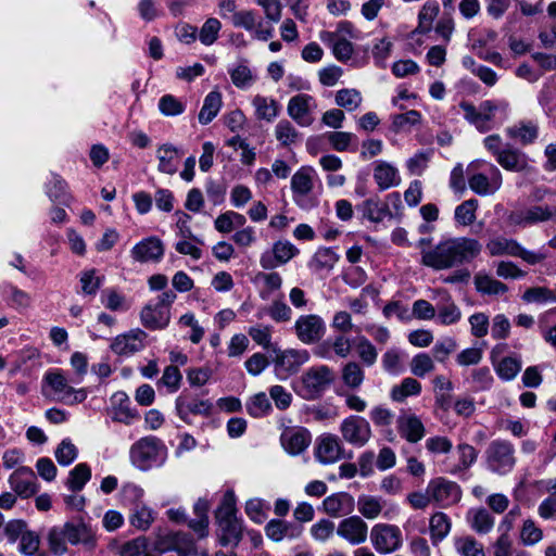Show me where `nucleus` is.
I'll list each match as a JSON object with an SVG mask.
<instances>
[{
	"instance_id": "obj_1",
	"label": "nucleus",
	"mask_w": 556,
	"mask_h": 556,
	"mask_svg": "<svg viewBox=\"0 0 556 556\" xmlns=\"http://www.w3.org/2000/svg\"><path fill=\"white\" fill-rule=\"evenodd\" d=\"M478 240L456 237L440 241L433 249L421 251V264L434 270L450 269L468 263L479 255Z\"/></svg>"
},
{
	"instance_id": "obj_2",
	"label": "nucleus",
	"mask_w": 556,
	"mask_h": 556,
	"mask_svg": "<svg viewBox=\"0 0 556 556\" xmlns=\"http://www.w3.org/2000/svg\"><path fill=\"white\" fill-rule=\"evenodd\" d=\"M217 538L222 546H237L242 539V522L237 518L236 497L227 491L216 510Z\"/></svg>"
},
{
	"instance_id": "obj_3",
	"label": "nucleus",
	"mask_w": 556,
	"mask_h": 556,
	"mask_svg": "<svg viewBox=\"0 0 556 556\" xmlns=\"http://www.w3.org/2000/svg\"><path fill=\"white\" fill-rule=\"evenodd\" d=\"M459 108L464 113V118L480 132L491 130L495 124L497 115H506L508 103L504 100H484L478 106L463 101Z\"/></svg>"
},
{
	"instance_id": "obj_4",
	"label": "nucleus",
	"mask_w": 556,
	"mask_h": 556,
	"mask_svg": "<svg viewBox=\"0 0 556 556\" xmlns=\"http://www.w3.org/2000/svg\"><path fill=\"white\" fill-rule=\"evenodd\" d=\"M167 457L165 444L156 437H144L130 448V460L140 470H149L164 464Z\"/></svg>"
},
{
	"instance_id": "obj_5",
	"label": "nucleus",
	"mask_w": 556,
	"mask_h": 556,
	"mask_svg": "<svg viewBox=\"0 0 556 556\" xmlns=\"http://www.w3.org/2000/svg\"><path fill=\"white\" fill-rule=\"evenodd\" d=\"M175 300L176 293L173 290H166L156 298L155 302L150 301L141 309V324L150 330L166 328L170 320L169 307Z\"/></svg>"
},
{
	"instance_id": "obj_6",
	"label": "nucleus",
	"mask_w": 556,
	"mask_h": 556,
	"mask_svg": "<svg viewBox=\"0 0 556 556\" xmlns=\"http://www.w3.org/2000/svg\"><path fill=\"white\" fill-rule=\"evenodd\" d=\"M333 380V371L328 366L312 367L302 375L298 393L304 400H316L321 396Z\"/></svg>"
},
{
	"instance_id": "obj_7",
	"label": "nucleus",
	"mask_w": 556,
	"mask_h": 556,
	"mask_svg": "<svg viewBox=\"0 0 556 556\" xmlns=\"http://www.w3.org/2000/svg\"><path fill=\"white\" fill-rule=\"evenodd\" d=\"M484 454L486 467L494 473L506 475L516 465L515 447L507 440H493L489 443Z\"/></svg>"
},
{
	"instance_id": "obj_8",
	"label": "nucleus",
	"mask_w": 556,
	"mask_h": 556,
	"mask_svg": "<svg viewBox=\"0 0 556 556\" xmlns=\"http://www.w3.org/2000/svg\"><path fill=\"white\" fill-rule=\"evenodd\" d=\"M50 392L48 393L54 401L65 405H75L87 399L85 389H74L68 384L67 379L60 371H51L45 375Z\"/></svg>"
},
{
	"instance_id": "obj_9",
	"label": "nucleus",
	"mask_w": 556,
	"mask_h": 556,
	"mask_svg": "<svg viewBox=\"0 0 556 556\" xmlns=\"http://www.w3.org/2000/svg\"><path fill=\"white\" fill-rule=\"evenodd\" d=\"M339 432L343 442L356 448L364 447L372 437L369 421L359 415L343 418L339 425Z\"/></svg>"
},
{
	"instance_id": "obj_10",
	"label": "nucleus",
	"mask_w": 556,
	"mask_h": 556,
	"mask_svg": "<svg viewBox=\"0 0 556 556\" xmlns=\"http://www.w3.org/2000/svg\"><path fill=\"white\" fill-rule=\"evenodd\" d=\"M370 542L377 553L388 555L403 545V534L396 525L376 523L370 530Z\"/></svg>"
},
{
	"instance_id": "obj_11",
	"label": "nucleus",
	"mask_w": 556,
	"mask_h": 556,
	"mask_svg": "<svg viewBox=\"0 0 556 556\" xmlns=\"http://www.w3.org/2000/svg\"><path fill=\"white\" fill-rule=\"evenodd\" d=\"M486 250L491 256L509 255L520 257L530 265L539 264L545 258L541 253L526 250L515 239L502 236L491 239L486 243Z\"/></svg>"
},
{
	"instance_id": "obj_12",
	"label": "nucleus",
	"mask_w": 556,
	"mask_h": 556,
	"mask_svg": "<svg viewBox=\"0 0 556 556\" xmlns=\"http://www.w3.org/2000/svg\"><path fill=\"white\" fill-rule=\"evenodd\" d=\"M556 218V205L553 203L533 204L523 210L509 214L510 224L520 227H530Z\"/></svg>"
},
{
	"instance_id": "obj_13",
	"label": "nucleus",
	"mask_w": 556,
	"mask_h": 556,
	"mask_svg": "<svg viewBox=\"0 0 556 556\" xmlns=\"http://www.w3.org/2000/svg\"><path fill=\"white\" fill-rule=\"evenodd\" d=\"M314 456L320 464L330 465L343 458H352V453L345 455L341 438L333 433H324L316 439Z\"/></svg>"
},
{
	"instance_id": "obj_14",
	"label": "nucleus",
	"mask_w": 556,
	"mask_h": 556,
	"mask_svg": "<svg viewBox=\"0 0 556 556\" xmlns=\"http://www.w3.org/2000/svg\"><path fill=\"white\" fill-rule=\"evenodd\" d=\"M427 492L432 501L442 508H448L460 502L463 491L455 482L443 477H438L429 481Z\"/></svg>"
},
{
	"instance_id": "obj_15",
	"label": "nucleus",
	"mask_w": 556,
	"mask_h": 556,
	"mask_svg": "<svg viewBox=\"0 0 556 556\" xmlns=\"http://www.w3.org/2000/svg\"><path fill=\"white\" fill-rule=\"evenodd\" d=\"M293 330L300 342L309 345L323 339L326 333V324L319 315H301L295 320Z\"/></svg>"
},
{
	"instance_id": "obj_16",
	"label": "nucleus",
	"mask_w": 556,
	"mask_h": 556,
	"mask_svg": "<svg viewBox=\"0 0 556 556\" xmlns=\"http://www.w3.org/2000/svg\"><path fill=\"white\" fill-rule=\"evenodd\" d=\"M276 352L274 358L275 372L278 378L287 379L289 376L299 371L300 367L309 359V354L306 350L289 349L280 351L273 349Z\"/></svg>"
},
{
	"instance_id": "obj_17",
	"label": "nucleus",
	"mask_w": 556,
	"mask_h": 556,
	"mask_svg": "<svg viewBox=\"0 0 556 556\" xmlns=\"http://www.w3.org/2000/svg\"><path fill=\"white\" fill-rule=\"evenodd\" d=\"M317 109L315 98L307 93H298L290 98L287 106L288 115L301 127H308L314 122Z\"/></svg>"
},
{
	"instance_id": "obj_18",
	"label": "nucleus",
	"mask_w": 556,
	"mask_h": 556,
	"mask_svg": "<svg viewBox=\"0 0 556 556\" xmlns=\"http://www.w3.org/2000/svg\"><path fill=\"white\" fill-rule=\"evenodd\" d=\"M299 254V249L287 240H279L273 244L270 251L261 254L260 265L263 269L269 270L287 264Z\"/></svg>"
},
{
	"instance_id": "obj_19",
	"label": "nucleus",
	"mask_w": 556,
	"mask_h": 556,
	"mask_svg": "<svg viewBox=\"0 0 556 556\" xmlns=\"http://www.w3.org/2000/svg\"><path fill=\"white\" fill-rule=\"evenodd\" d=\"M501 170L493 164L488 165V174L477 173L468 178L469 188L478 195L494 194L502 187Z\"/></svg>"
},
{
	"instance_id": "obj_20",
	"label": "nucleus",
	"mask_w": 556,
	"mask_h": 556,
	"mask_svg": "<svg viewBox=\"0 0 556 556\" xmlns=\"http://www.w3.org/2000/svg\"><path fill=\"white\" fill-rule=\"evenodd\" d=\"M65 529L70 544H81L87 549L96 548L98 543L97 530L83 518L65 522Z\"/></svg>"
},
{
	"instance_id": "obj_21",
	"label": "nucleus",
	"mask_w": 556,
	"mask_h": 556,
	"mask_svg": "<svg viewBox=\"0 0 556 556\" xmlns=\"http://www.w3.org/2000/svg\"><path fill=\"white\" fill-rule=\"evenodd\" d=\"M280 442L287 453L300 455L309 446L312 434L303 427H288L282 431Z\"/></svg>"
},
{
	"instance_id": "obj_22",
	"label": "nucleus",
	"mask_w": 556,
	"mask_h": 556,
	"mask_svg": "<svg viewBox=\"0 0 556 556\" xmlns=\"http://www.w3.org/2000/svg\"><path fill=\"white\" fill-rule=\"evenodd\" d=\"M11 489L21 497L28 498L38 492L35 472L29 467H18L10 477Z\"/></svg>"
},
{
	"instance_id": "obj_23",
	"label": "nucleus",
	"mask_w": 556,
	"mask_h": 556,
	"mask_svg": "<svg viewBox=\"0 0 556 556\" xmlns=\"http://www.w3.org/2000/svg\"><path fill=\"white\" fill-rule=\"evenodd\" d=\"M337 534L350 544L358 545L367 540L368 526L359 516H351L339 523Z\"/></svg>"
},
{
	"instance_id": "obj_24",
	"label": "nucleus",
	"mask_w": 556,
	"mask_h": 556,
	"mask_svg": "<svg viewBox=\"0 0 556 556\" xmlns=\"http://www.w3.org/2000/svg\"><path fill=\"white\" fill-rule=\"evenodd\" d=\"M130 255L139 263L159 262L164 255V244L157 237H148L135 244Z\"/></svg>"
},
{
	"instance_id": "obj_25",
	"label": "nucleus",
	"mask_w": 556,
	"mask_h": 556,
	"mask_svg": "<svg viewBox=\"0 0 556 556\" xmlns=\"http://www.w3.org/2000/svg\"><path fill=\"white\" fill-rule=\"evenodd\" d=\"M147 333L143 330L134 329L126 334L116 337L111 349L117 355H131L144 348Z\"/></svg>"
},
{
	"instance_id": "obj_26",
	"label": "nucleus",
	"mask_w": 556,
	"mask_h": 556,
	"mask_svg": "<svg viewBox=\"0 0 556 556\" xmlns=\"http://www.w3.org/2000/svg\"><path fill=\"white\" fill-rule=\"evenodd\" d=\"M314 169L309 166H302L291 178V190L294 202L303 207L305 197L313 190Z\"/></svg>"
},
{
	"instance_id": "obj_27",
	"label": "nucleus",
	"mask_w": 556,
	"mask_h": 556,
	"mask_svg": "<svg viewBox=\"0 0 556 556\" xmlns=\"http://www.w3.org/2000/svg\"><path fill=\"white\" fill-rule=\"evenodd\" d=\"M364 219L374 224L382 223L386 218L391 219L393 214L389 207V203L382 201L379 197H372L365 200L357 206Z\"/></svg>"
},
{
	"instance_id": "obj_28",
	"label": "nucleus",
	"mask_w": 556,
	"mask_h": 556,
	"mask_svg": "<svg viewBox=\"0 0 556 556\" xmlns=\"http://www.w3.org/2000/svg\"><path fill=\"white\" fill-rule=\"evenodd\" d=\"M397 431L409 443L419 442L426 434V428L414 414H405L397 418Z\"/></svg>"
},
{
	"instance_id": "obj_29",
	"label": "nucleus",
	"mask_w": 556,
	"mask_h": 556,
	"mask_svg": "<svg viewBox=\"0 0 556 556\" xmlns=\"http://www.w3.org/2000/svg\"><path fill=\"white\" fill-rule=\"evenodd\" d=\"M355 502L351 494L338 492L327 496L323 502L324 510L331 517H340L354 510Z\"/></svg>"
},
{
	"instance_id": "obj_30",
	"label": "nucleus",
	"mask_w": 556,
	"mask_h": 556,
	"mask_svg": "<svg viewBox=\"0 0 556 556\" xmlns=\"http://www.w3.org/2000/svg\"><path fill=\"white\" fill-rule=\"evenodd\" d=\"M113 420L130 425L135 419L139 418L138 412L131 407V401L125 392H116L112 399Z\"/></svg>"
},
{
	"instance_id": "obj_31",
	"label": "nucleus",
	"mask_w": 556,
	"mask_h": 556,
	"mask_svg": "<svg viewBox=\"0 0 556 556\" xmlns=\"http://www.w3.org/2000/svg\"><path fill=\"white\" fill-rule=\"evenodd\" d=\"M302 531V526L279 519L270 520L265 527L266 536L275 542H280L285 538L296 539Z\"/></svg>"
},
{
	"instance_id": "obj_32",
	"label": "nucleus",
	"mask_w": 556,
	"mask_h": 556,
	"mask_svg": "<svg viewBox=\"0 0 556 556\" xmlns=\"http://www.w3.org/2000/svg\"><path fill=\"white\" fill-rule=\"evenodd\" d=\"M320 40L331 48L334 58L340 62L349 61L354 52L353 43L337 33L321 31Z\"/></svg>"
},
{
	"instance_id": "obj_33",
	"label": "nucleus",
	"mask_w": 556,
	"mask_h": 556,
	"mask_svg": "<svg viewBox=\"0 0 556 556\" xmlns=\"http://www.w3.org/2000/svg\"><path fill=\"white\" fill-rule=\"evenodd\" d=\"M496 161L504 169L510 172H527L531 168L527 154L511 147L505 148Z\"/></svg>"
},
{
	"instance_id": "obj_34",
	"label": "nucleus",
	"mask_w": 556,
	"mask_h": 556,
	"mask_svg": "<svg viewBox=\"0 0 556 556\" xmlns=\"http://www.w3.org/2000/svg\"><path fill=\"white\" fill-rule=\"evenodd\" d=\"M181 153L178 148L170 143H164L156 150L159 160L157 169L161 173L174 175L178 169Z\"/></svg>"
},
{
	"instance_id": "obj_35",
	"label": "nucleus",
	"mask_w": 556,
	"mask_h": 556,
	"mask_svg": "<svg viewBox=\"0 0 556 556\" xmlns=\"http://www.w3.org/2000/svg\"><path fill=\"white\" fill-rule=\"evenodd\" d=\"M374 179L380 190L397 186L401 181L399 170L388 162L379 161L374 169Z\"/></svg>"
},
{
	"instance_id": "obj_36",
	"label": "nucleus",
	"mask_w": 556,
	"mask_h": 556,
	"mask_svg": "<svg viewBox=\"0 0 556 556\" xmlns=\"http://www.w3.org/2000/svg\"><path fill=\"white\" fill-rule=\"evenodd\" d=\"M467 521L478 534L489 533L495 523L494 517L483 507L470 509L467 514Z\"/></svg>"
},
{
	"instance_id": "obj_37",
	"label": "nucleus",
	"mask_w": 556,
	"mask_h": 556,
	"mask_svg": "<svg viewBox=\"0 0 556 556\" xmlns=\"http://www.w3.org/2000/svg\"><path fill=\"white\" fill-rule=\"evenodd\" d=\"M252 105L255 110V116L257 119L266 122H273L279 114V103L268 97L257 94L252 100Z\"/></svg>"
},
{
	"instance_id": "obj_38",
	"label": "nucleus",
	"mask_w": 556,
	"mask_h": 556,
	"mask_svg": "<svg viewBox=\"0 0 556 556\" xmlns=\"http://www.w3.org/2000/svg\"><path fill=\"white\" fill-rule=\"evenodd\" d=\"M339 261V255L331 248H319L308 263L314 273H329Z\"/></svg>"
},
{
	"instance_id": "obj_39",
	"label": "nucleus",
	"mask_w": 556,
	"mask_h": 556,
	"mask_svg": "<svg viewBox=\"0 0 556 556\" xmlns=\"http://www.w3.org/2000/svg\"><path fill=\"white\" fill-rule=\"evenodd\" d=\"M452 522L450 517L442 511L433 514L430 518L429 529L433 545L445 539L451 531Z\"/></svg>"
},
{
	"instance_id": "obj_40",
	"label": "nucleus",
	"mask_w": 556,
	"mask_h": 556,
	"mask_svg": "<svg viewBox=\"0 0 556 556\" xmlns=\"http://www.w3.org/2000/svg\"><path fill=\"white\" fill-rule=\"evenodd\" d=\"M539 329L545 343L556 350V307L540 315Z\"/></svg>"
},
{
	"instance_id": "obj_41",
	"label": "nucleus",
	"mask_w": 556,
	"mask_h": 556,
	"mask_svg": "<svg viewBox=\"0 0 556 556\" xmlns=\"http://www.w3.org/2000/svg\"><path fill=\"white\" fill-rule=\"evenodd\" d=\"M507 134L510 138L518 140L523 146L532 143L539 136V126L531 121L520 122L509 127Z\"/></svg>"
},
{
	"instance_id": "obj_42",
	"label": "nucleus",
	"mask_w": 556,
	"mask_h": 556,
	"mask_svg": "<svg viewBox=\"0 0 556 556\" xmlns=\"http://www.w3.org/2000/svg\"><path fill=\"white\" fill-rule=\"evenodd\" d=\"M473 282L477 291L485 295L504 294L508 290L505 283L483 273H478Z\"/></svg>"
},
{
	"instance_id": "obj_43",
	"label": "nucleus",
	"mask_w": 556,
	"mask_h": 556,
	"mask_svg": "<svg viewBox=\"0 0 556 556\" xmlns=\"http://www.w3.org/2000/svg\"><path fill=\"white\" fill-rule=\"evenodd\" d=\"M222 108V94L218 91H211L204 99L203 105L199 113V123L207 125L218 114Z\"/></svg>"
},
{
	"instance_id": "obj_44",
	"label": "nucleus",
	"mask_w": 556,
	"mask_h": 556,
	"mask_svg": "<svg viewBox=\"0 0 556 556\" xmlns=\"http://www.w3.org/2000/svg\"><path fill=\"white\" fill-rule=\"evenodd\" d=\"M458 463L448 470L452 475L469 469L478 458V451L468 443H460L456 447Z\"/></svg>"
},
{
	"instance_id": "obj_45",
	"label": "nucleus",
	"mask_w": 556,
	"mask_h": 556,
	"mask_svg": "<svg viewBox=\"0 0 556 556\" xmlns=\"http://www.w3.org/2000/svg\"><path fill=\"white\" fill-rule=\"evenodd\" d=\"M49 549L56 556H62L67 552V534L65 523L63 526L52 527L48 532Z\"/></svg>"
},
{
	"instance_id": "obj_46",
	"label": "nucleus",
	"mask_w": 556,
	"mask_h": 556,
	"mask_svg": "<svg viewBox=\"0 0 556 556\" xmlns=\"http://www.w3.org/2000/svg\"><path fill=\"white\" fill-rule=\"evenodd\" d=\"M343 383L351 389H358L365 379V372L357 362L346 363L341 370Z\"/></svg>"
},
{
	"instance_id": "obj_47",
	"label": "nucleus",
	"mask_w": 556,
	"mask_h": 556,
	"mask_svg": "<svg viewBox=\"0 0 556 556\" xmlns=\"http://www.w3.org/2000/svg\"><path fill=\"white\" fill-rule=\"evenodd\" d=\"M91 478V469L86 463L76 465L68 473L66 485L70 490L77 492L83 490Z\"/></svg>"
},
{
	"instance_id": "obj_48",
	"label": "nucleus",
	"mask_w": 556,
	"mask_h": 556,
	"mask_svg": "<svg viewBox=\"0 0 556 556\" xmlns=\"http://www.w3.org/2000/svg\"><path fill=\"white\" fill-rule=\"evenodd\" d=\"M421 392V384L414 378H404L402 382L391 390V399L395 402H403L406 397L418 395Z\"/></svg>"
},
{
	"instance_id": "obj_49",
	"label": "nucleus",
	"mask_w": 556,
	"mask_h": 556,
	"mask_svg": "<svg viewBox=\"0 0 556 556\" xmlns=\"http://www.w3.org/2000/svg\"><path fill=\"white\" fill-rule=\"evenodd\" d=\"M522 363L519 357L506 356L495 365L497 376L504 381L513 380L521 370Z\"/></svg>"
},
{
	"instance_id": "obj_50",
	"label": "nucleus",
	"mask_w": 556,
	"mask_h": 556,
	"mask_svg": "<svg viewBox=\"0 0 556 556\" xmlns=\"http://www.w3.org/2000/svg\"><path fill=\"white\" fill-rule=\"evenodd\" d=\"M383 504L380 498L371 495H361L357 500L358 511L367 519H376L382 511Z\"/></svg>"
},
{
	"instance_id": "obj_51",
	"label": "nucleus",
	"mask_w": 556,
	"mask_h": 556,
	"mask_svg": "<svg viewBox=\"0 0 556 556\" xmlns=\"http://www.w3.org/2000/svg\"><path fill=\"white\" fill-rule=\"evenodd\" d=\"M478 201L469 199L456 206L454 218L462 226H469L476 220Z\"/></svg>"
},
{
	"instance_id": "obj_52",
	"label": "nucleus",
	"mask_w": 556,
	"mask_h": 556,
	"mask_svg": "<svg viewBox=\"0 0 556 556\" xmlns=\"http://www.w3.org/2000/svg\"><path fill=\"white\" fill-rule=\"evenodd\" d=\"M47 195L51 201L62 204H67L71 198L67 192V184L58 175H53L47 185Z\"/></svg>"
},
{
	"instance_id": "obj_53",
	"label": "nucleus",
	"mask_w": 556,
	"mask_h": 556,
	"mask_svg": "<svg viewBox=\"0 0 556 556\" xmlns=\"http://www.w3.org/2000/svg\"><path fill=\"white\" fill-rule=\"evenodd\" d=\"M522 300L527 303L547 304L556 302V294L546 287L529 288L522 294Z\"/></svg>"
},
{
	"instance_id": "obj_54",
	"label": "nucleus",
	"mask_w": 556,
	"mask_h": 556,
	"mask_svg": "<svg viewBox=\"0 0 556 556\" xmlns=\"http://www.w3.org/2000/svg\"><path fill=\"white\" fill-rule=\"evenodd\" d=\"M356 352L365 366L371 367L376 364L378 358V351L366 337L361 336L357 338Z\"/></svg>"
},
{
	"instance_id": "obj_55",
	"label": "nucleus",
	"mask_w": 556,
	"mask_h": 556,
	"mask_svg": "<svg viewBox=\"0 0 556 556\" xmlns=\"http://www.w3.org/2000/svg\"><path fill=\"white\" fill-rule=\"evenodd\" d=\"M462 318V312L459 307L447 299L446 303L439 305L437 320L441 325L448 326L456 324Z\"/></svg>"
},
{
	"instance_id": "obj_56",
	"label": "nucleus",
	"mask_w": 556,
	"mask_h": 556,
	"mask_svg": "<svg viewBox=\"0 0 556 556\" xmlns=\"http://www.w3.org/2000/svg\"><path fill=\"white\" fill-rule=\"evenodd\" d=\"M245 406L248 414L255 418L263 417L271 410V404L264 392L253 395Z\"/></svg>"
},
{
	"instance_id": "obj_57",
	"label": "nucleus",
	"mask_w": 556,
	"mask_h": 556,
	"mask_svg": "<svg viewBox=\"0 0 556 556\" xmlns=\"http://www.w3.org/2000/svg\"><path fill=\"white\" fill-rule=\"evenodd\" d=\"M101 302L108 309L114 312L127 311L129 307L125 295L116 289L103 290L101 294Z\"/></svg>"
},
{
	"instance_id": "obj_58",
	"label": "nucleus",
	"mask_w": 556,
	"mask_h": 556,
	"mask_svg": "<svg viewBox=\"0 0 556 556\" xmlns=\"http://www.w3.org/2000/svg\"><path fill=\"white\" fill-rule=\"evenodd\" d=\"M455 548L462 556H485L482 544L470 535L456 539Z\"/></svg>"
},
{
	"instance_id": "obj_59",
	"label": "nucleus",
	"mask_w": 556,
	"mask_h": 556,
	"mask_svg": "<svg viewBox=\"0 0 556 556\" xmlns=\"http://www.w3.org/2000/svg\"><path fill=\"white\" fill-rule=\"evenodd\" d=\"M276 139L285 147L296 142L299 132L295 127L287 119H281L275 127Z\"/></svg>"
},
{
	"instance_id": "obj_60",
	"label": "nucleus",
	"mask_w": 556,
	"mask_h": 556,
	"mask_svg": "<svg viewBox=\"0 0 556 556\" xmlns=\"http://www.w3.org/2000/svg\"><path fill=\"white\" fill-rule=\"evenodd\" d=\"M54 456L61 466H68L77 458L78 450L70 439H64L58 445Z\"/></svg>"
},
{
	"instance_id": "obj_61",
	"label": "nucleus",
	"mask_w": 556,
	"mask_h": 556,
	"mask_svg": "<svg viewBox=\"0 0 556 556\" xmlns=\"http://www.w3.org/2000/svg\"><path fill=\"white\" fill-rule=\"evenodd\" d=\"M154 520L153 510L146 505L136 504L132 515L130 516V523L139 529L147 530Z\"/></svg>"
},
{
	"instance_id": "obj_62",
	"label": "nucleus",
	"mask_w": 556,
	"mask_h": 556,
	"mask_svg": "<svg viewBox=\"0 0 556 556\" xmlns=\"http://www.w3.org/2000/svg\"><path fill=\"white\" fill-rule=\"evenodd\" d=\"M336 103L348 111H355L362 103V96L356 89H341L336 93Z\"/></svg>"
},
{
	"instance_id": "obj_63",
	"label": "nucleus",
	"mask_w": 556,
	"mask_h": 556,
	"mask_svg": "<svg viewBox=\"0 0 556 556\" xmlns=\"http://www.w3.org/2000/svg\"><path fill=\"white\" fill-rule=\"evenodd\" d=\"M421 122V114L416 110H410L405 113L395 114L392 118V130L400 132L409 126H415Z\"/></svg>"
},
{
	"instance_id": "obj_64",
	"label": "nucleus",
	"mask_w": 556,
	"mask_h": 556,
	"mask_svg": "<svg viewBox=\"0 0 556 556\" xmlns=\"http://www.w3.org/2000/svg\"><path fill=\"white\" fill-rule=\"evenodd\" d=\"M220 28L222 24L217 18H207L199 31L200 41L205 46L213 45L218 38Z\"/></svg>"
}]
</instances>
